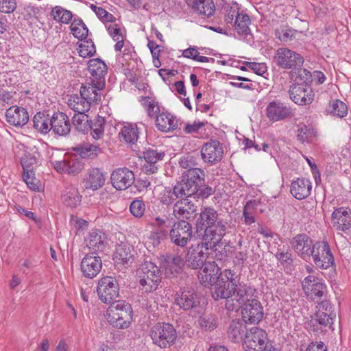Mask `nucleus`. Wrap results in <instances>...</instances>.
<instances>
[{
    "label": "nucleus",
    "mask_w": 351,
    "mask_h": 351,
    "mask_svg": "<svg viewBox=\"0 0 351 351\" xmlns=\"http://www.w3.org/2000/svg\"><path fill=\"white\" fill-rule=\"evenodd\" d=\"M90 8L102 22L113 23L116 19L111 13L108 12L101 7H97V5L92 4L90 5Z\"/></svg>",
    "instance_id": "62"
},
{
    "label": "nucleus",
    "mask_w": 351,
    "mask_h": 351,
    "mask_svg": "<svg viewBox=\"0 0 351 351\" xmlns=\"http://www.w3.org/2000/svg\"><path fill=\"white\" fill-rule=\"evenodd\" d=\"M134 248L129 243L121 242L116 246L113 259L117 264L127 267L134 262Z\"/></svg>",
    "instance_id": "30"
},
{
    "label": "nucleus",
    "mask_w": 351,
    "mask_h": 351,
    "mask_svg": "<svg viewBox=\"0 0 351 351\" xmlns=\"http://www.w3.org/2000/svg\"><path fill=\"white\" fill-rule=\"evenodd\" d=\"M290 99L296 104H310L313 101L314 94L309 87L304 86L303 84H293L291 86L289 91Z\"/></svg>",
    "instance_id": "25"
},
{
    "label": "nucleus",
    "mask_w": 351,
    "mask_h": 351,
    "mask_svg": "<svg viewBox=\"0 0 351 351\" xmlns=\"http://www.w3.org/2000/svg\"><path fill=\"white\" fill-rule=\"evenodd\" d=\"M328 112L335 117L343 118L348 114L346 104L339 99L333 100L329 105Z\"/></svg>",
    "instance_id": "55"
},
{
    "label": "nucleus",
    "mask_w": 351,
    "mask_h": 351,
    "mask_svg": "<svg viewBox=\"0 0 351 351\" xmlns=\"http://www.w3.org/2000/svg\"><path fill=\"white\" fill-rule=\"evenodd\" d=\"M21 163L23 169V173L34 172L33 166L36 163V158L29 153H26L21 159Z\"/></svg>",
    "instance_id": "61"
},
{
    "label": "nucleus",
    "mask_w": 351,
    "mask_h": 351,
    "mask_svg": "<svg viewBox=\"0 0 351 351\" xmlns=\"http://www.w3.org/2000/svg\"><path fill=\"white\" fill-rule=\"evenodd\" d=\"M189 5L195 12L204 17L210 18L215 12V6L212 0H191Z\"/></svg>",
    "instance_id": "37"
},
{
    "label": "nucleus",
    "mask_w": 351,
    "mask_h": 351,
    "mask_svg": "<svg viewBox=\"0 0 351 351\" xmlns=\"http://www.w3.org/2000/svg\"><path fill=\"white\" fill-rule=\"evenodd\" d=\"M268 344H272L268 340L265 330L254 326L245 332L243 348L245 351H262Z\"/></svg>",
    "instance_id": "8"
},
{
    "label": "nucleus",
    "mask_w": 351,
    "mask_h": 351,
    "mask_svg": "<svg viewBox=\"0 0 351 351\" xmlns=\"http://www.w3.org/2000/svg\"><path fill=\"white\" fill-rule=\"evenodd\" d=\"M186 197L182 192V189L180 188L179 185L176 183L173 189L170 187H165L162 192L160 193L159 199L160 202L166 206L171 205L176 199Z\"/></svg>",
    "instance_id": "41"
},
{
    "label": "nucleus",
    "mask_w": 351,
    "mask_h": 351,
    "mask_svg": "<svg viewBox=\"0 0 351 351\" xmlns=\"http://www.w3.org/2000/svg\"><path fill=\"white\" fill-rule=\"evenodd\" d=\"M109 304L107 310L109 324L119 329L129 328L133 316L131 305L124 300H117Z\"/></svg>",
    "instance_id": "1"
},
{
    "label": "nucleus",
    "mask_w": 351,
    "mask_h": 351,
    "mask_svg": "<svg viewBox=\"0 0 351 351\" xmlns=\"http://www.w3.org/2000/svg\"><path fill=\"white\" fill-rule=\"evenodd\" d=\"M312 189L311 182L308 179L298 178L291 182L290 192L297 199L302 200L309 196Z\"/></svg>",
    "instance_id": "34"
},
{
    "label": "nucleus",
    "mask_w": 351,
    "mask_h": 351,
    "mask_svg": "<svg viewBox=\"0 0 351 351\" xmlns=\"http://www.w3.org/2000/svg\"><path fill=\"white\" fill-rule=\"evenodd\" d=\"M5 118L10 125L21 127L28 122L29 114L25 108L14 106L7 109Z\"/></svg>",
    "instance_id": "32"
},
{
    "label": "nucleus",
    "mask_w": 351,
    "mask_h": 351,
    "mask_svg": "<svg viewBox=\"0 0 351 351\" xmlns=\"http://www.w3.org/2000/svg\"><path fill=\"white\" fill-rule=\"evenodd\" d=\"M84 163L78 159L63 160L56 162L55 169L60 173L75 176L84 169Z\"/></svg>",
    "instance_id": "33"
},
{
    "label": "nucleus",
    "mask_w": 351,
    "mask_h": 351,
    "mask_svg": "<svg viewBox=\"0 0 351 351\" xmlns=\"http://www.w3.org/2000/svg\"><path fill=\"white\" fill-rule=\"evenodd\" d=\"M67 104L71 109L77 113L88 112L91 106L80 93V95H71L68 99Z\"/></svg>",
    "instance_id": "46"
},
{
    "label": "nucleus",
    "mask_w": 351,
    "mask_h": 351,
    "mask_svg": "<svg viewBox=\"0 0 351 351\" xmlns=\"http://www.w3.org/2000/svg\"><path fill=\"white\" fill-rule=\"evenodd\" d=\"M100 143H82L73 148V151L82 158L93 159L101 152Z\"/></svg>",
    "instance_id": "40"
},
{
    "label": "nucleus",
    "mask_w": 351,
    "mask_h": 351,
    "mask_svg": "<svg viewBox=\"0 0 351 351\" xmlns=\"http://www.w3.org/2000/svg\"><path fill=\"white\" fill-rule=\"evenodd\" d=\"M274 59L283 69H297L304 63V58L300 53L285 47L277 49Z\"/></svg>",
    "instance_id": "12"
},
{
    "label": "nucleus",
    "mask_w": 351,
    "mask_h": 351,
    "mask_svg": "<svg viewBox=\"0 0 351 351\" xmlns=\"http://www.w3.org/2000/svg\"><path fill=\"white\" fill-rule=\"evenodd\" d=\"M311 252V257L317 267L327 269L335 265L334 257L328 241H316Z\"/></svg>",
    "instance_id": "10"
},
{
    "label": "nucleus",
    "mask_w": 351,
    "mask_h": 351,
    "mask_svg": "<svg viewBox=\"0 0 351 351\" xmlns=\"http://www.w3.org/2000/svg\"><path fill=\"white\" fill-rule=\"evenodd\" d=\"M97 293L99 299L104 304H109L119 296V284L115 277L104 276L97 282Z\"/></svg>",
    "instance_id": "7"
},
{
    "label": "nucleus",
    "mask_w": 351,
    "mask_h": 351,
    "mask_svg": "<svg viewBox=\"0 0 351 351\" xmlns=\"http://www.w3.org/2000/svg\"><path fill=\"white\" fill-rule=\"evenodd\" d=\"M241 313L245 323L257 324L263 317V308L260 301L254 298L243 306Z\"/></svg>",
    "instance_id": "22"
},
{
    "label": "nucleus",
    "mask_w": 351,
    "mask_h": 351,
    "mask_svg": "<svg viewBox=\"0 0 351 351\" xmlns=\"http://www.w3.org/2000/svg\"><path fill=\"white\" fill-rule=\"evenodd\" d=\"M143 158L146 163L143 165V169L146 173L154 174L158 170L157 163L163 160L165 152L155 149H148L143 152Z\"/></svg>",
    "instance_id": "28"
},
{
    "label": "nucleus",
    "mask_w": 351,
    "mask_h": 351,
    "mask_svg": "<svg viewBox=\"0 0 351 351\" xmlns=\"http://www.w3.org/2000/svg\"><path fill=\"white\" fill-rule=\"evenodd\" d=\"M331 223L335 230L346 232L351 228V210L348 207L335 208L331 214Z\"/></svg>",
    "instance_id": "21"
},
{
    "label": "nucleus",
    "mask_w": 351,
    "mask_h": 351,
    "mask_svg": "<svg viewBox=\"0 0 351 351\" xmlns=\"http://www.w3.org/2000/svg\"><path fill=\"white\" fill-rule=\"evenodd\" d=\"M201 297L193 289L184 288L177 293L175 301L184 311L195 309L200 306Z\"/></svg>",
    "instance_id": "15"
},
{
    "label": "nucleus",
    "mask_w": 351,
    "mask_h": 351,
    "mask_svg": "<svg viewBox=\"0 0 351 351\" xmlns=\"http://www.w3.org/2000/svg\"><path fill=\"white\" fill-rule=\"evenodd\" d=\"M72 120L73 124L77 131L82 133H86L89 131L90 120L85 112H80L74 114Z\"/></svg>",
    "instance_id": "52"
},
{
    "label": "nucleus",
    "mask_w": 351,
    "mask_h": 351,
    "mask_svg": "<svg viewBox=\"0 0 351 351\" xmlns=\"http://www.w3.org/2000/svg\"><path fill=\"white\" fill-rule=\"evenodd\" d=\"M199 160V154L197 152H191L182 156L178 160L180 167L182 169H192L197 167Z\"/></svg>",
    "instance_id": "49"
},
{
    "label": "nucleus",
    "mask_w": 351,
    "mask_h": 351,
    "mask_svg": "<svg viewBox=\"0 0 351 351\" xmlns=\"http://www.w3.org/2000/svg\"><path fill=\"white\" fill-rule=\"evenodd\" d=\"M215 190L205 182L199 186L198 191L196 193L191 194L189 197H193L196 199H205L208 198L210 195L214 194Z\"/></svg>",
    "instance_id": "63"
},
{
    "label": "nucleus",
    "mask_w": 351,
    "mask_h": 351,
    "mask_svg": "<svg viewBox=\"0 0 351 351\" xmlns=\"http://www.w3.org/2000/svg\"><path fill=\"white\" fill-rule=\"evenodd\" d=\"M260 202L256 200H250L243 207V216L246 225H251L256 221L255 215Z\"/></svg>",
    "instance_id": "48"
},
{
    "label": "nucleus",
    "mask_w": 351,
    "mask_h": 351,
    "mask_svg": "<svg viewBox=\"0 0 351 351\" xmlns=\"http://www.w3.org/2000/svg\"><path fill=\"white\" fill-rule=\"evenodd\" d=\"M139 130L136 123H126L119 132L120 137L128 144L133 145L138 141Z\"/></svg>",
    "instance_id": "45"
},
{
    "label": "nucleus",
    "mask_w": 351,
    "mask_h": 351,
    "mask_svg": "<svg viewBox=\"0 0 351 351\" xmlns=\"http://www.w3.org/2000/svg\"><path fill=\"white\" fill-rule=\"evenodd\" d=\"M251 20L249 15L241 10L240 16L234 18L233 23H230L234 30L240 36H247L250 34V25Z\"/></svg>",
    "instance_id": "43"
},
{
    "label": "nucleus",
    "mask_w": 351,
    "mask_h": 351,
    "mask_svg": "<svg viewBox=\"0 0 351 351\" xmlns=\"http://www.w3.org/2000/svg\"><path fill=\"white\" fill-rule=\"evenodd\" d=\"M169 236V230L167 228L157 229L153 231L149 237L154 246L158 245L162 241H165Z\"/></svg>",
    "instance_id": "64"
},
{
    "label": "nucleus",
    "mask_w": 351,
    "mask_h": 351,
    "mask_svg": "<svg viewBox=\"0 0 351 351\" xmlns=\"http://www.w3.org/2000/svg\"><path fill=\"white\" fill-rule=\"evenodd\" d=\"M214 223L213 225L206 228L203 233L199 234L202 236V247L206 250H217V246L221 243V240L226 235L228 230V223L222 218Z\"/></svg>",
    "instance_id": "4"
},
{
    "label": "nucleus",
    "mask_w": 351,
    "mask_h": 351,
    "mask_svg": "<svg viewBox=\"0 0 351 351\" xmlns=\"http://www.w3.org/2000/svg\"><path fill=\"white\" fill-rule=\"evenodd\" d=\"M88 69L91 75V81L98 83V87L105 86V75L107 73V66L99 58L91 59L88 62Z\"/></svg>",
    "instance_id": "29"
},
{
    "label": "nucleus",
    "mask_w": 351,
    "mask_h": 351,
    "mask_svg": "<svg viewBox=\"0 0 351 351\" xmlns=\"http://www.w3.org/2000/svg\"><path fill=\"white\" fill-rule=\"evenodd\" d=\"M153 344L161 349L169 348L178 341V332L173 324L165 322H157L149 330Z\"/></svg>",
    "instance_id": "2"
},
{
    "label": "nucleus",
    "mask_w": 351,
    "mask_h": 351,
    "mask_svg": "<svg viewBox=\"0 0 351 351\" xmlns=\"http://www.w3.org/2000/svg\"><path fill=\"white\" fill-rule=\"evenodd\" d=\"M96 53V47L91 39L86 40L79 45L78 53L82 58L91 57Z\"/></svg>",
    "instance_id": "59"
},
{
    "label": "nucleus",
    "mask_w": 351,
    "mask_h": 351,
    "mask_svg": "<svg viewBox=\"0 0 351 351\" xmlns=\"http://www.w3.org/2000/svg\"><path fill=\"white\" fill-rule=\"evenodd\" d=\"M265 115L270 121L277 122L291 117L293 112L290 106L279 101H273L267 106Z\"/></svg>",
    "instance_id": "20"
},
{
    "label": "nucleus",
    "mask_w": 351,
    "mask_h": 351,
    "mask_svg": "<svg viewBox=\"0 0 351 351\" xmlns=\"http://www.w3.org/2000/svg\"><path fill=\"white\" fill-rule=\"evenodd\" d=\"M246 325L240 319L232 320L228 328V337L234 343L240 342L245 332H247Z\"/></svg>",
    "instance_id": "42"
},
{
    "label": "nucleus",
    "mask_w": 351,
    "mask_h": 351,
    "mask_svg": "<svg viewBox=\"0 0 351 351\" xmlns=\"http://www.w3.org/2000/svg\"><path fill=\"white\" fill-rule=\"evenodd\" d=\"M192 237V225L185 220L174 222L169 230V237L171 242L179 247L186 246Z\"/></svg>",
    "instance_id": "11"
},
{
    "label": "nucleus",
    "mask_w": 351,
    "mask_h": 351,
    "mask_svg": "<svg viewBox=\"0 0 351 351\" xmlns=\"http://www.w3.org/2000/svg\"><path fill=\"white\" fill-rule=\"evenodd\" d=\"M173 214L179 220H193L197 215V206L189 197L180 198L173 205Z\"/></svg>",
    "instance_id": "16"
},
{
    "label": "nucleus",
    "mask_w": 351,
    "mask_h": 351,
    "mask_svg": "<svg viewBox=\"0 0 351 351\" xmlns=\"http://www.w3.org/2000/svg\"><path fill=\"white\" fill-rule=\"evenodd\" d=\"M104 87H98V83L95 80L91 83L83 84L80 88V93L88 103L96 104L101 100L100 91Z\"/></svg>",
    "instance_id": "35"
},
{
    "label": "nucleus",
    "mask_w": 351,
    "mask_h": 351,
    "mask_svg": "<svg viewBox=\"0 0 351 351\" xmlns=\"http://www.w3.org/2000/svg\"><path fill=\"white\" fill-rule=\"evenodd\" d=\"M101 267V257L94 253H87L80 264L82 275L90 279L95 278L100 272Z\"/></svg>",
    "instance_id": "19"
},
{
    "label": "nucleus",
    "mask_w": 351,
    "mask_h": 351,
    "mask_svg": "<svg viewBox=\"0 0 351 351\" xmlns=\"http://www.w3.org/2000/svg\"><path fill=\"white\" fill-rule=\"evenodd\" d=\"M221 218L220 215L213 207H202L196 223L197 233L200 234L206 228L213 225L214 223L217 222V221Z\"/></svg>",
    "instance_id": "27"
},
{
    "label": "nucleus",
    "mask_w": 351,
    "mask_h": 351,
    "mask_svg": "<svg viewBox=\"0 0 351 351\" xmlns=\"http://www.w3.org/2000/svg\"><path fill=\"white\" fill-rule=\"evenodd\" d=\"M139 285L145 293H151L158 289L161 282L160 270L152 262L146 261L138 270Z\"/></svg>",
    "instance_id": "5"
},
{
    "label": "nucleus",
    "mask_w": 351,
    "mask_h": 351,
    "mask_svg": "<svg viewBox=\"0 0 351 351\" xmlns=\"http://www.w3.org/2000/svg\"><path fill=\"white\" fill-rule=\"evenodd\" d=\"M51 117L42 112H37L33 118V127L43 134H48L51 129Z\"/></svg>",
    "instance_id": "44"
},
{
    "label": "nucleus",
    "mask_w": 351,
    "mask_h": 351,
    "mask_svg": "<svg viewBox=\"0 0 351 351\" xmlns=\"http://www.w3.org/2000/svg\"><path fill=\"white\" fill-rule=\"evenodd\" d=\"M200 155L204 162L209 165H216L223 157V145L217 140H210L203 145Z\"/></svg>",
    "instance_id": "14"
},
{
    "label": "nucleus",
    "mask_w": 351,
    "mask_h": 351,
    "mask_svg": "<svg viewBox=\"0 0 351 351\" xmlns=\"http://www.w3.org/2000/svg\"><path fill=\"white\" fill-rule=\"evenodd\" d=\"M255 289H252L245 285H237V290L234 293L232 300L226 301L225 307L228 311H237L241 306L247 304L250 300H253L252 298Z\"/></svg>",
    "instance_id": "13"
},
{
    "label": "nucleus",
    "mask_w": 351,
    "mask_h": 351,
    "mask_svg": "<svg viewBox=\"0 0 351 351\" xmlns=\"http://www.w3.org/2000/svg\"><path fill=\"white\" fill-rule=\"evenodd\" d=\"M105 181V174L99 169L93 168L85 174L83 184L86 189L97 191L104 185Z\"/></svg>",
    "instance_id": "31"
},
{
    "label": "nucleus",
    "mask_w": 351,
    "mask_h": 351,
    "mask_svg": "<svg viewBox=\"0 0 351 351\" xmlns=\"http://www.w3.org/2000/svg\"><path fill=\"white\" fill-rule=\"evenodd\" d=\"M302 288L306 297L312 301H318L325 298L327 286L324 280L315 276L308 275L302 281Z\"/></svg>",
    "instance_id": "9"
},
{
    "label": "nucleus",
    "mask_w": 351,
    "mask_h": 351,
    "mask_svg": "<svg viewBox=\"0 0 351 351\" xmlns=\"http://www.w3.org/2000/svg\"><path fill=\"white\" fill-rule=\"evenodd\" d=\"M86 247L90 251V253L97 254L103 252L107 245L108 239L106 234L99 229H93L87 234L85 239Z\"/></svg>",
    "instance_id": "18"
},
{
    "label": "nucleus",
    "mask_w": 351,
    "mask_h": 351,
    "mask_svg": "<svg viewBox=\"0 0 351 351\" xmlns=\"http://www.w3.org/2000/svg\"><path fill=\"white\" fill-rule=\"evenodd\" d=\"M142 106L145 108L147 115L151 117H156L160 112L158 103L149 97H141Z\"/></svg>",
    "instance_id": "56"
},
{
    "label": "nucleus",
    "mask_w": 351,
    "mask_h": 351,
    "mask_svg": "<svg viewBox=\"0 0 351 351\" xmlns=\"http://www.w3.org/2000/svg\"><path fill=\"white\" fill-rule=\"evenodd\" d=\"M315 308L316 311L315 313L316 314L323 316L324 317H331L333 321L336 317L333 305L328 300L324 299L320 302H318Z\"/></svg>",
    "instance_id": "53"
},
{
    "label": "nucleus",
    "mask_w": 351,
    "mask_h": 351,
    "mask_svg": "<svg viewBox=\"0 0 351 351\" xmlns=\"http://www.w3.org/2000/svg\"><path fill=\"white\" fill-rule=\"evenodd\" d=\"M63 204L70 208H76L82 200V195L80 194L77 187L72 184L65 186L61 195Z\"/></svg>",
    "instance_id": "38"
},
{
    "label": "nucleus",
    "mask_w": 351,
    "mask_h": 351,
    "mask_svg": "<svg viewBox=\"0 0 351 351\" xmlns=\"http://www.w3.org/2000/svg\"><path fill=\"white\" fill-rule=\"evenodd\" d=\"M70 27L73 35L76 38L81 40L86 38L88 34V29L82 19H75Z\"/></svg>",
    "instance_id": "51"
},
{
    "label": "nucleus",
    "mask_w": 351,
    "mask_h": 351,
    "mask_svg": "<svg viewBox=\"0 0 351 351\" xmlns=\"http://www.w3.org/2000/svg\"><path fill=\"white\" fill-rule=\"evenodd\" d=\"M198 323L200 328L205 330H213L217 327V318L213 315H203L199 317Z\"/></svg>",
    "instance_id": "58"
},
{
    "label": "nucleus",
    "mask_w": 351,
    "mask_h": 351,
    "mask_svg": "<svg viewBox=\"0 0 351 351\" xmlns=\"http://www.w3.org/2000/svg\"><path fill=\"white\" fill-rule=\"evenodd\" d=\"M106 120L104 117L97 115L94 119L90 121V134L95 140H101L104 135Z\"/></svg>",
    "instance_id": "47"
},
{
    "label": "nucleus",
    "mask_w": 351,
    "mask_h": 351,
    "mask_svg": "<svg viewBox=\"0 0 351 351\" xmlns=\"http://www.w3.org/2000/svg\"><path fill=\"white\" fill-rule=\"evenodd\" d=\"M51 131L58 136H65L71 131V123L68 116L62 112H56L51 116Z\"/></svg>",
    "instance_id": "26"
},
{
    "label": "nucleus",
    "mask_w": 351,
    "mask_h": 351,
    "mask_svg": "<svg viewBox=\"0 0 351 351\" xmlns=\"http://www.w3.org/2000/svg\"><path fill=\"white\" fill-rule=\"evenodd\" d=\"M205 177V171L201 168L188 169L182 173L177 184L182 189L186 197H189L191 194L196 193L199 186L204 183Z\"/></svg>",
    "instance_id": "6"
},
{
    "label": "nucleus",
    "mask_w": 351,
    "mask_h": 351,
    "mask_svg": "<svg viewBox=\"0 0 351 351\" xmlns=\"http://www.w3.org/2000/svg\"><path fill=\"white\" fill-rule=\"evenodd\" d=\"M290 244L297 254L304 260L311 258L312 248L314 246L313 240L305 234L301 233L295 235L290 241Z\"/></svg>",
    "instance_id": "17"
},
{
    "label": "nucleus",
    "mask_w": 351,
    "mask_h": 351,
    "mask_svg": "<svg viewBox=\"0 0 351 351\" xmlns=\"http://www.w3.org/2000/svg\"><path fill=\"white\" fill-rule=\"evenodd\" d=\"M110 180L112 186L117 190H125L133 184L134 174L128 168H118L111 173Z\"/></svg>",
    "instance_id": "23"
},
{
    "label": "nucleus",
    "mask_w": 351,
    "mask_h": 351,
    "mask_svg": "<svg viewBox=\"0 0 351 351\" xmlns=\"http://www.w3.org/2000/svg\"><path fill=\"white\" fill-rule=\"evenodd\" d=\"M202 248L201 247L199 249V245H198L196 249L189 251L186 258L187 266L192 269H201L203 267L206 263L207 253L204 252Z\"/></svg>",
    "instance_id": "39"
},
{
    "label": "nucleus",
    "mask_w": 351,
    "mask_h": 351,
    "mask_svg": "<svg viewBox=\"0 0 351 351\" xmlns=\"http://www.w3.org/2000/svg\"><path fill=\"white\" fill-rule=\"evenodd\" d=\"M334 321L331 317H326L321 316L315 313L314 316L311 317V319L305 322V328L310 332L315 335H319L327 332L331 329Z\"/></svg>",
    "instance_id": "24"
},
{
    "label": "nucleus",
    "mask_w": 351,
    "mask_h": 351,
    "mask_svg": "<svg viewBox=\"0 0 351 351\" xmlns=\"http://www.w3.org/2000/svg\"><path fill=\"white\" fill-rule=\"evenodd\" d=\"M156 118V125L158 130L169 132L178 127L176 117L169 112H159Z\"/></svg>",
    "instance_id": "36"
},
{
    "label": "nucleus",
    "mask_w": 351,
    "mask_h": 351,
    "mask_svg": "<svg viewBox=\"0 0 351 351\" xmlns=\"http://www.w3.org/2000/svg\"><path fill=\"white\" fill-rule=\"evenodd\" d=\"M239 5L234 2L229 4H225L223 7L224 12V21L229 26L233 23L234 18L240 16L241 11H240Z\"/></svg>",
    "instance_id": "50"
},
{
    "label": "nucleus",
    "mask_w": 351,
    "mask_h": 351,
    "mask_svg": "<svg viewBox=\"0 0 351 351\" xmlns=\"http://www.w3.org/2000/svg\"><path fill=\"white\" fill-rule=\"evenodd\" d=\"M238 280L235 274L230 269H225L218 276V280L211 288L212 296L215 300H232L237 290Z\"/></svg>",
    "instance_id": "3"
},
{
    "label": "nucleus",
    "mask_w": 351,
    "mask_h": 351,
    "mask_svg": "<svg viewBox=\"0 0 351 351\" xmlns=\"http://www.w3.org/2000/svg\"><path fill=\"white\" fill-rule=\"evenodd\" d=\"M145 204L141 198H136L130 203V211L135 217H142L145 213Z\"/></svg>",
    "instance_id": "60"
},
{
    "label": "nucleus",
    "mask_w": 351,
    "mask_h": 351,
    "mask_svg": "<svg viewBox=\"0 0 351 351\" xmlns=\"http://www.w3.org/2000/svg\"><path fill=\"white\" fill-rule=\"evenodd\" d=\"M51 15L57 22L64 24L69 23L73 18L71 12L61 6L54 7L51 10Z\"/></svg>",
    "instance_id": "54"
},
{
    "label": "nucleus",
    "mask_w": 351,
    "mask_h": 351,
    "mask_svg": "<svg viewBox=\"0 0 351 351\" xmlns=\"http://www.w3.org/2000/svg\"><path fill=\"white\" fill-rule=\"evenodd\" d=\"M316 132L310 126L302 125L298 130L297 138L302 143H309L312 138L315 136Z\"/></svg>",
    "instance_id": "57"
}]
</instances>
